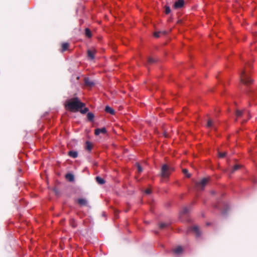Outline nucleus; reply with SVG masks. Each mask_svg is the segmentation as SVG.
Returning a JSON list of instances; mask_svg holds the SVG:
<instances>
[{
	"instance_id": "1",
	"label": "nucleus",
	"mask_w": 257,
	"mask_h": 257,
	"mask_svg": "<svg viewBox=\"0 0 257 257\" xmlns=\"http://www.w3.org/2000/svg\"><path fill=\"white\" fill-rule=\"evenodd\" d=\"M84 105V103L80 102L78 98H74L67 100L65 106L70 110L75 111L82 108Z\"/></svg>"
},
{
	"instance_id": "2",
	"label": "nucleus",
	"mask_w": 257,
	"mask_h": 257,
	"mask_svg": "<svg viewBox=\"0 0 257 257\" xmlns=\"http://www.w3.org/2000/svg\"><path fill=\"white\" fill-rule=\"evenodd\" d=\"M174 170L172 167H171L167 165H163L161 169V176L164 178H167L169 177L170 173Z\"/></svg>"
},
{
	"instance_id": "3",
	"label": "nucleus",
	"mask_w": 257,
	"mask_h": 257,
	"mask_svg": "<svg viewBox=\"0 0 257 257\" xmlns=\"http://www.w3.org/2000/svg\"><path fill=\"white\" fill-rule=\"evenodd\" d=\"M240 81L244 85H247L252 83V80L246 74L244 70L240 72Z\"/></svg>"
},
{
	"instance_id": "4",
	"label": "nucleus",
	"mask_w": 257,
	"mask_h": 257,
	"mask_svg": "<svg viewBox=\"0 0 257 257\" xmlns=\"http://www.w3.org/2000/svg\"><path fill=\"white\" fill-rule=\"evenodd\" d=\"M208 178H203L200 181L196 182L195 183V187L197 190H203L208 182Z\"/></svg>"
},
{
	"instance_id": "5",
	"label": "nucleus",
	"mask_w": 257,
	"mask_h": 257,
	"mask_svg": "<svg viewBox=\"0 0 257 257\" xmlns=\"http://www.w3.org/2000/svg\"><path fill=\"white\" fill-rule=\"evenodd\" d=\"M184 5V0H178L176 2L173 6L175 9H180L183 7Z\"/></svg>"
},
{
	"instance_id": "6",
	"label": "nucleus",
	"mask_w": 257,
	"mask_h": 257,
	"mask_svg": "<svg viewBox=\"0 0 257 257\" xmlns=\"http://www.w3.org/2000/svg\"><path fill=\"white\" fill-rule=\"evenodd\" d=\"M84 84L86 86L89 87H91L94 85V82L87 78H85L84 79Z\"/></svg>"
},
{
	"instance_id": "7",
	"label": "nucleus",
	"mask_w": 257,
	"mask_h": 257,
	"mask_svg": "<svg viewBox=\"0 0 257 257\" xmlns=\"http://www.w3.org/2000/svg\"><path fill=\"white\" fill-rule=\"evenodd\" d=\"M191 229L197 236H199L200 235L201 232L197 226H194Z\"/></svg>"
},
{
	"instance_id": "8",
	"label": "nucleus",
	"mask_w": 257,
	"mask_h": 257,
	"mask_svg": "<svg viewBox=\"0 0 257 257\" xmlns=\"http://www.w3.org/2000/svg\"><path fill=\"white\" fill-rule=\"evenodd\" d=\"M106 132V129L104 127L101 128H97L95 130V135L97 136L100 133L105 134Z\"/></svg>"
},
{
	"instance_id": "9",
	"label": "nucleus",
	"mask_w": 257,
	"mask_h": 257,
	"mask_svg": "<svg viewBox=\"0 0 257 257\" xmlns=\"http://www.w3.org/2000/svg\"><path fill=\"white\" fill-rule=\"evenodd\" d=\"M95 50H88L87 51L88 57L91 60L94 58Z\"/></svg>"
},
{
	"instance_id": "10",
	"label": "nucleus",
	"mask_w": 257,
	"mask_h": 257,
	"mask_svg": "<svg viewBox=\"0 0 257 257\" xmlns=\"http://www.w3.org/2000/svg\"><path fill=\"white\" fill-rule=\"evenodd\" d=\"M173 251L175 254H179L182 252L183 248L181 246H177L174 249Z\"/></svg>"
},
{
	"instance_id": "11",
	"label": "nucleus",
	"mask_w": 257,
	"mask_h": 257,
	"mask_svg": "<svg viewBox=\"0 0 257 257\" xmlns=\"http://www.w3.org/2000/svg\"><path fill=\"white\" fill-rule=\"evenodd\" d=\"M79 204L82 206H85L87 204V201L85 199L80 198L78 200Z\"/></svg>"
},
{
	"instance_id": "12",
	"label": "nucleus",
	"mask_w": 257,
	"mask_h": 257,
	"mask_svg": "<svg viewBox=\"0 0 257 257\" xmlns=\"http://www.w3.org/2000/svg\"><path fill=\"white\" fill-rule=\"evenodd\" d=\"M105 111L106 112L109 113H110L111 114H114V110L112 108L109 107V106H106L105 107Z\"/></svg>"
},
{
	"instance_id": "13",
	"label": "nucleus",
	"mask_w": 257,
	"mask_h": 257,
	"mask_svg": "<svg viewBox=\"0 0 257 257\" xmlns=\"http://www.w3.org/2000/svg\"><path fill=\"white\" fill-rule=\"evenodd\" d=\"M207 127L215 128V125L213 123V122L212 120H211V119H209L208 120L207 123Z\"/></svg>"
},
{
	"instance_id": "14",
	"label": "nucleus",
	"mask_w": 257,
	"mask_h": 257,
	"mask_svg": "<svg viewBox=\"0 0 257 257\" xmlns=\"http://www.w3.org/2000/svg\"><path fill=\"white\" fill-rule=\"evenodd\" d=\"M69 156H70L71 157H72L73 158H76L77 156H78V154H77V152H76V151H70L68 153Z\"/></svg>"
},
{
	"instance_id": "15",
	"label": "nucleus",
	"mask_w": 257,
	"mask_h": 257,
	"mask_svg": "<svg viewBox=\"0 0 257 257\" xmlns=\"http://www.w3.org/2000/svg\"><path fill=\"white\" fill-rule=\"evenodd\" d=\"M66 178L70 182L74 180V176L71 174H67L65 176Z\"/></svg>"
},
{
	"instance_id": "16",
	"label": "nucleus",
	"mask_w": 257,
	"mask_h": 257,
	"mask_svg": "<svg viewBox=\"0 0 257 257\" xmlns=\"http://www.w3.org/2000/svg\"><path fill=\"white\" fill-rule=\"evenodd\" d=\"M96 180L98 184L101 185L105 183L104 179L99 177H96Z\"/></svg>"
},
{
	"instance_id": "17",
	"label": "nucleus",
	"mask_w": 257,
	"mask_h": 257,
	"mask_svg": "<svg viewBox=\"0 0 257 257\" xmlns=\"http://www.w3.org/2000/svg\"><path fill=\"white\" fill-rule=\"evenodd\" d=\"M240 166L238 165H236L234 166V167L230 170V173H233L234 171L238 170L240 168Z\"/></svg>"
},
{
	"instance_id": "18",
	"label": "nucleus",
	"mask_w": 257,
	"mask_h": 257,
	"mask_svg": "<svg viewBox=\"0 0 257 257\" xmlns=\"http://www.w3.org/2000/svg\"><path fill=\"white\" fill-rule=\"evenodd\" d=\"M87 118L89 120H92L94 117V115L92 113L88 112L87 115Z\"/></svg>"
},
{
	"instance_id": "19",
	"label": "nucleus",
	"mask_w": 257,
	"mask_h": 257,
	"mask_svg": "<svg viewBox=\"0 0 257 257\" xmlns=\"http://www.w3.org/2000/svg\"><path fill=\"white\" fill-rule=\"evenodd\" d=\"M188 212H189L188 209L187 207H184L180 213H181V214L183 215V214H186L188 213Z\"/></svg>"
},
{
	"instance_id": "20",
	"label": "nucleus",
	"mask_w": 257,
	"mask_h": 257,
	"mask_svg": "<svg viewBox=\"0 0 257 257\" xmlns=\"http://www.w3.org/2000/svg\"><path fill=\"white\" fill-rule=\"evenodd\" d=\"M68 46H69L68 43H63L62 44V51H64L66 50L67 49V48H68Z\"/></svg>"
},
{
	"instance_id": "21",
	"label": "nucleus",
	"mask_w": 257,
	"mask_h": 257,
	"mask_svg": "<svg viewBox=\"0 0 257 257\" xmlns=\"http://www.w3.org/2000/svg\"><path fill=\"white\" fill-rule=\"evenodd\" d=\"M165 12L166 14H169L170 13L171 9L169 6H165Z\"/></svg>"
},
{
	"instance_id": "22",
	"label": "nucleus",
	"mask_w": 257,
	"mask_h": 257,
	"mask_svg": "<svg viewBox=\"0 0 257 257\" xmlns=\"http://www.w3.org/2000/svg\"><path fill=\"white\" fill-rule=\"evenodd\" d=\"M182 172L188 178L190 177L191 175L188 173V170L186 169H183L182 170Z\"/></svg>"
},
{
	"instance_id": "23",
	"label": "nucleus",
	"mask_w": 257,
	"mask_h": 257,
	"mask_svg": "<svg viewBox=\"0 0 257 257\" xmlns=\"http://www.w3.org/2000/svg\"><path fill=\"white\" fill-rule=\"evenodd\" d=\"M156 60L155 59L151 57H149L148 58V63L149 64L154 63L155 62H156Z\"/></svg>"
},
{
	"instance_id": "24",
	"label": "nucleus",
	"mask_w": 257,
	"mask_h": 257,
	"mask_svg": "<svg viewBox=\"0 0 257 257\" xmlns=\"http://www.w3.org/2000/svg\"><path fill=\"white\" fill-rule=\"evenodd\" d=\"M85 34L88 37H91V32L90 30L87 28L85 29Z\"/></svg>"
},
{
	"instance_id": "25",
	"label": "nucleus",
	"mask_w": 257,
	"mask_h": 257,
	"mask_svg": "<svg viewBox=\"0 0 257 257\" xmlns=\"http://www.w3.org/2000/svg\"><path fill=\"white\" fill-rule=\"evenodd\" d=\"M242 111L239 110L236 111V115L237 117H240L242 114Z\"/></svg>"
},
{
	"instance_id": "26",
	"label": "nucleus",
	"mask_w": 257,
	"mask_h": 257,
	"mask_svg": "<svg viewBox=\"0 0 257 257\" xmlns=\"http://www.w3.org/2000/svg\"><path fill=\"white\" fill-rule=\"evenodd\" d=\"M160 33L165 34V33H166V32H165V31H164V32H156V33H154V36H155V37H156V38H158V37H159V36H160L159 34H160Z\"/></svg>"
},
{
	"instance_id": "27",
	"label": "nucleus",
	"mask_w": 257,
	"mask_h": 257,
	"mask_svg": "<svg viewBox=\"0 0 257 257\" xmlns=\"http://www.w3.org/2000/svg\"><path fill=\"white\" fill-rule=\"evenodd\" d=\"M86 149L88 151H90L92 149V146L89 142H87L86 143Z\"/></svg>"
},
{
	"instance_id": "28",
	"label": "nucleus",
	"mask_w": 257,
	"mask_h": 257,
	"mask_svg": "<svg viewBox=\"0 0 257 257\" xmlns=\"http://www.w3.org/2000/svg\"><path fill=\"white\" fill-rule=\"evenodd\" d=\"M226 152L221 153L218 152V156L220 158H223L226 156Z\"/></svg>"
},
{
	"instance_id": "29",
	"label": "nucleus",
	"mask_w": 257,
	"mask_h": 257,
	"mask_svg": "<svg viewBox=\"0 0 257 257\" xmlns=\"http://www.w3.org/2000/svg\"><path fill=\"white\" fill-rule=\"evenodd\" d=\"M80 112L82 113H85L88 111V109L86 107L84 108V109H81L80 110Z\"/></svg>"
},
{
	"instance_id": "30",
	"label": "nucleus",
	"mask_w": 257,
	"mask_h": 257,
	"mask_svg": "<svg viewBox=\"0 0 257 257\" xmlns=\"http://www.w3.org/2000/svg\"><path fill=\"white\" fill-rule=\"evenodd\" d=\"M167 224L166 223H161L160 224V228H163L165 227L166 226H167Z\"/></svg>"
},
{
	"instance_id": "31",
	"label": "nucleus",
	"mask_w": 257,
	"mask_h": 257,
	"mask_svg": "<svg viewBox=\"0 0 257 257\" xmlns=\"http://www.w3.org/2000/svg\"><path fill=\"white\" fill-rule=\"evenodd\" d=\"M137 167H138V172L140 173L141 172L143 171V169L141 167V166L138 164L137 165Z\"/></svg>"
},
{
	"instance_id": "32",
	"label": "nucleus",
	"mask_w": 257,
	"mask_h": 257,
	"mask_svg": "<svg viewBox=\"0 0 257 257\" xmlns=\"http://www.w3.org/2000/svg\"><path fill=\"white\" fill-rule=\"evenodd\" d=\"M145 193L147 194H150L151 193V190L150 189H147L146 190H145Z\"/></svg>"
}]
</instances>
